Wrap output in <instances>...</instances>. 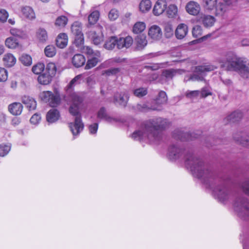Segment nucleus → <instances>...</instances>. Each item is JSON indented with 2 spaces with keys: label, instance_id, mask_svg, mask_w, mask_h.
Returning <instances> with one entry per match:
<instances>
[{
  "label": "nucleus",
  "instance_id": "f257e3e1",
  "mask_svg": "<svg viewBox=\"0 0 249 249\" xmlns=\"http://www.w3.org/2000/svg\"><path fill=\"white\" fill-rule=\"evenodd\" d=\"M171 125V122L166 118L159 117L150 119L143 122L141 130L134 132L132 138L139 141L147 138L151 142H158L162 139V132Z\"/></svg>",
  "mask_w": 249,
  "mask_h": 249
},
{
  "label": "nucleus",
  "instance_id": "f03ea898",
  "mask_svg": "<svg viewBox=\"0 0 249 249\" xmlns=\"http://www.w3.org/2000/svg\"><path fill=\"white\" fill-rule=\"evenodd\" d=\"M218 61L222 63V66H226L229 70L237 72L243 78H249V63L245 58L238 57L233 52L223 53Z\"/></svg>",
  "mask_w": 249,
  "mask_h": 249
},
{
  "label": "nucleus",
  "instance_id": "7ed1b4c3",
  "mask_svg": "<svg viewBox=\"0 0 249 249\" xmlns=\"http://www.w3.org/2000/svg\"><path fill=\"white\" fill-rule=\"evenodd\" d=\"M214 70L212 66H198L196 67L194 73L191 75L189 80L193 81L204 80V77L206 75V72L211 71Z\"/></svg>",
  "mask_w": 249,
  "mask_h": 249
},
{
  "label": "nucleus",
  "instance_id": "20e7f679",
  "mask_svg": "<svg viewBox=\"0 0 249 249\" xmlns=\"http://www.w3.org/2000/svg\"><path fill=\"white\" fill-rule=\"evenodd\" d=\"M71 33L74 36L73 43L77 47H79L84 44V37L82 32L81 23L74 22L71 26Z\"/></svg>",
  "mask_w": 249,
  "mask_h": 249
},
{
  "label": "nucleus",
  "instance_id": "39448f33",
  "mask_svg": "<svg viewBox=\"0 0 249 249\" xmlns=\"http://www.w3.org/2000/svg\"><path fill=\"white\" fill-rule=\"evenodd\" d=\"M40 99L45 102L48 103L50 107H56L60 103V96L57 94H53L52 92L50 91H44L39 94Z\"/></svg>",
  "mask_w": 249,
  "mask_h": 249
},
{
  "label": "nucleus",
  "instance_id": "423d86ee",
  "mask_svg": "<svg viewBox=\"0 0 249 249\" xmlns=\"http://www.w3.org/2000/svg\"><path fill=\"white\" fill-rule=\"evenodd\" d=\"M71 99L72 102L69 107V112L75 118L79 117L81 118V114L79 111V107L83 102V99L76 93H72L71 95Z\"/></svg>",
  "mask_w": 249,
  "mask_h": 249
},
{
  "label": "nucleus",
  "instance_id": "0eeeda50",
  "mask_svg": "<svg viewBox=\"0 0 249 249\" xmlns=\"http://www.w3.org/2000/svg\"><path fill=\"white\" fill-rule=\"evenodd\" d=\"M69 127L74 139L75 137L78 136L83 131L84 124L82 121V119L78 117L74 118L73 123H69Z\"/></svg>",
  "mask_w": 249,
  "mask_h": 249
},
{
  "label": "nucleus",
  "instance_id": "6e6552de",
  "mask_svg": "<svg viewBox=\"0 0 249 249\" xmlns=\"http://www.w3.org/2000/svg\"><path fill=\"white\" fill-rule=\"evenodd\" d=\"M133 108L136 110L142 112H147L150 111H161L162 108L160 107L156 106L153 102L151 105L147 103L138 104Z\"/></svg>",
  "mask_w": 249,
  "mask_h": 249
},
{
  "label": "nucleus",
  "instance_id": "1a4fd4ad",
  "mask_svg": "<svg viewBox=\"0 0 249 249\" xmlns=\"http://www.w3.org/2000/svg\"><path fill=\"white\" fill-rule=\"evenodd\" d=\"M129 99L128 94L124 92H117L114 94L113 96V103L117 105L124 107L127 105V102Z\"/></svg>",
  "mask_w": 249,
  "mask_h": 249
},
{
  "label": "nucleus",
  "instance_id": "9d476101",
  "mask_svg": "<svg viewBox=\"0 0 249 249\" xmlns=\"http://www.w3.org/2000/svg\"><path fill=\"white\" fill-rule=\"evenodd\" d=\"M173 137L176 139H178L182 141L191 140L193 138H197V136H195V134H190L187 132H184L181 129H177L173 132Z\"/></svg>",
  "mask_w": 249,
  "mask_h": 249
},
{
  "label": "nucleus",
  "instance_id": "9b49d317",
  "mask_svg": "<svg viewBox=\"0 0 249 249\" xmlns=\"http://www.w3.org/2000/svg\"><path fill=\"white\" fill-rule=\"evenodd\" d=\"M116 46L119 50L123 48H128L132 45L133 42V40L130 36H127L125 37H118L116 36Z\"/></svg>",
  "mask_w": 249,
  "mask_h": 249
},
{
  "label": "nucleus",
  "instance_id": "f8f14e48",
  "mask_svg": "<svg viewBox=\"0 0 249 249\" xmlns=\"http://www.w3.org/2000/svg\"><path fill=\"white\" fill-rule=\"evenodd\" d=\"M215 10V15L222 18H226L229 11V6L224 2H219L217 3Z\"/></svg>",
  "mask_w": 249,
  "mask_h": 249
},
{
  "label": "nucleus",
  "instance_id": "ddd939ff",
  "mask_svg": "<svg viewBox=\"0 0 249 249\" xmlns=\"http://www.w3.org/2000/svg\"><path fill=\"white\" fill-rule=\"evenodd\" d=\"M233 139L238 143L245 147H249V137L243 132L234 133L233 135Z\"/></svg>",
  "mask_w": 249,
  "mask_h": 249
},
{
  "label": "nucleus",
  "instance_id": "4468645a",
  "mask_svg": "<svg viewBox=\"0 0 249 249\" xmlns=\"http://www.w3.org/2000/svg\"><path fill=\"white\" fill-rule=\"evenodd\" d=\"M216 21L215 18L209 15H201L199 21L206 28H209L213 26Z\"/></svg>",
  "mask_w": 249,
  "mask_h": 249
},
{
  "label": "nucleus",
  "instance_id": "2eb2a0df",
  "mask_svg": "<svg viewBox=\"0 0 249 249\" xmlns=\"http://www.w3.org/2000/svg\"><path fill=\"white\" fill-rule=\"evenodd\" d=\"M185 9L189 14L196 16L199 14L200 6L197 2L191 1L187 4Z\"/></svg>",
  "mask_w": 249,
  "mask_h": 249
},
{
  "label": "nucleus",
  "instance_id": "dca6fc26",
  "mask_svg": "<svg viewBox=\"0 0 249 249\" xmlns=\"http://www.w3.org/2000/svg\"><path fill=\"white\" fill-rule=\"evenodd\" d=\"M97 118L100 119H104L109 123L113 122H118L120 120L117 118L109 116L107 112V109L105 107H101L97 112Z\"/></svg>",
  "mask_w": 249,
  "mask_h": 249
},
{
  "label": "nucleus",
  "instance_id": "f3484780",
  "mask_svg": "<svg viewBox=\"0 0 249 249\" xmlns=\"http://www.w3.org/2000/svg\"><path fill=\"white\" fill-rule=\"evenodd\" d=\"M167 3L165 0H158L154 6L153 13L155 16L162 14L166 10Z\"/></svg>",
  "mask_w": 249,
  "mask_h": 249
},
{
  "label": "nucleus",
  "instance_id": "a211bd4d",
  "mask_svg": "<svg viewBox=\"0 0 249 249\" xmlns=\"http://www.w3.org/2000/svg\"><path fill=\"white\" fill-rule=\"evenodd\" d=\"M21 102L24 104L29 111L34 110L36 107V102L33 97L24 95L21 97Z\"/></svg>",
  "mask_w": 249,
  "mask_h": 249
},
{
  "label": "nucleus",
  "instance_id": "6ab92c4d",
  "mask_svg": "<svg viewBox=\"0 0 249 249\" xmlns=\"http://www.w3.org/2000/svg\"><path fill=\"white\" fill-rule=\"evenodd\" d=\"M148 35L154 40H160L162 36L161 30L159 26L153 25L149 29Z\"/></svg>",
  "mask_w": 249,
  "mask_h": 249
},
{
  "label": "nucleus",
  "instance_id": "aec40b11",
  "mask_svg": "<svg viewBox=\"0 0 249 249\" xmlns=\"http://www.w3.org/2000/svg\"><path fill=\"white\" fill-rule=\"evenodd\" d=\"M135 51L142 50L147 44L146 36L143 35L138 36L135 38Z\"/></svg>",
  "mask_w": 249,
  "mask_h": 249
},
{
  "label": "nucleus",
  "instance_id": "412c9836",
  "mask_svg": "<svg viewBox=\"0 0 249 249\" xmlns=\"http://www.w3.org/2000/svg\"><path fill=\"white\" fill-rule=\"evenodd\" d=\"M59 111L55 108L50 109L47 113L46 120L49 123H54L59 120L60 117Z\"/></svg>",
  "mask_w": 249,
  "mask_h": 249
},
{
  "label": "nucleus",
  "instance_id": "4be33fe9",
  "mask_svg": "<svg viewBox=\"0 0 249 249\" xmlns=\"http://www.w3.org/2000/svg\"><path fill=\"white\" fill-rule=\"evenodd\" d=\"M188 33V26L184 23L179 24L175 31V35L178 39H183Z\"/></svg>",
  "mask_w": 249,
  "mask_h": 249
},
{
  "label": "nucleus",
  "instance_id": "5701e85b",
  "mask_svg": "<svg viewBox=\"0 0 249 249\" xmlns=\"http://www.w3.org/2000/svg\"><path fill=\"white\" fill-rule=\"evenodd\" d=\"M242 117V112L240 110H236L228 115L225 119L230 123H235L239 122Z\"/></svg>",
  "mask_w": 249,
  "mask_h": 249
},
{
  "label": "nucleus",
  "instance_id": "b1692460",
  "mask_svg": "<svg viewBox=\"0 0 249 249\" xmlns=\"http://www.w3.org/2000/svg\"><path fill=\"white\" fill-rule=\"evenodd\" d=\"M177 72V70L174 69H164L162 71L160 78L168 81L172 80Z\"/></svg>",
  "mask_w": 249,
  "mask_h": 249
},
{
  "label": "nucleus",
  "instance_id": "393cba45",
  "mask_svg": "<svg viewBox=\"0 0 249 249\" xmlns=\"http://www.w3.org/2000/svg\"><path fill=\"white\" fill-rule=\"evenodd\" d=\"M23 109V106L18 102H15L11 104L8 106V110L10 112L14 115H20Z\"/></svg>",
  "mask_w": 249,
  "mask_h": 249
},
{
  "label": "nucleus",
  "instance_id": "a878e982",
  "mask_svg": "<svg viewBox=\"0 0 249 249\" xmlns=\"http://www.w3.org/2000/svg\"><path fill=\"white\" fill-rule=\"evenodd\" d=\"M86 62L85 56L79 53L75 54L72 58V64L75 68H80L83 66Z\"/></svg>",
  "mask_w": 249,
  "mask_h": 249
},
{
  "label": "nucleus",
  "instance_id": "bb28decb",
  "mask_svg": "<svg viewBox=\"0 0 249 249\" xmlns=\"http://www.w3.org/2000/svg\"><path fill=\"white\" fill-rule=\"evenodd\" d=\"M56 45L60 48H65L68 43V36L65 33L59 34L56 38Z\"/></svg>",
  "mask_w": 249,
  "mask_h": 249
},
{
  "label": "nucleus",
  "instance_id": "cd10ccee",
  "mask_svg": "<svg viewBox=\"0 0 249 249\" xmlns=\"http://www.w3.org/2000/svg\"><path fill=\"white\" fill-rule=\"evenodd\" d=\"M167 101V96L165 92L160 91L158 94L156 99L153 101L154 104L156 106H160L161 107V105L166 103Z\"/></svg>",
  "mask_w": 249,
  "mask_h": 249
},
{
  "label": "nucleus",
  "instance_id": "c85d7f7f",
  "mask_svg": "<svg viewBox=\"0 0 249 249\" xmlns=\"http://www.w3.org/2000/svg\"><path fill=\"white\" fill-rule=\"evenodd\" d=\"M217 3V0H202V5L208 12L214 10Z\"/></svg>",
  "mask_w": 249,
  "mask_h": 249
},
{
  "label": "nucleus",
  "instance_id": "c756f323",
  "mask_svg": "<svg viewBox=\"0 0 249 249\" xmlns=\"http://www.w3.org/2000/svg\"><path fill=\"white\" fill-rule=\"evenodd\" d=\"M53 77V76L45 71L39 75L37 80L40 84L46 85L51 83Z\"/></svg>",
  "mask_w": 249,
  "mask_h": 249
},
{
  "label": "nucleus",
  "instance_id": "7c9ffc66",
  "mask_svg": "<svg viewBox=\"0 0 249 249\" xmlns=\"http://www.w3.org/2000/svg\"><path fill=\"white\" fill-rule=\"evenodd\" d=\"M4 65L7 67H12L16 62V58L12 53H7L3 58Z\"/></svg>",
  "mask_w": 249,
  "mask_h": 249
},
{
  "label": "nucleus",
  "instance_id": "2f4dec72",
  "mask_svg": "<svg viewBox=\"0 0 249 249\" xmlns=\"http://www.w3.org/2000/svg\"><path fill=\"white\" fill-rule=\"evenodd\" d=\"M82 52L88 55V57L97 56L101 55L100 52L98 51H93L92 48L89 46H84L82 49Z\"/></svg>",
  "mask_w": 249,
  "mask_h": 249
},
{
  "label": "nucleus",
  "instance_id": "473e14b6",
  "mask_svg": "<svg viewBox=\"0 0 249 249\" xmlns=\"http://www.w3.org/2000/svg\"><path fill=\"white\" fill-rule=\"evenodd\" d=\"M10 34L20 39H24L27 37L26 33L23 30L13 28L10 30Z\"/></svg>",
  "mask_w": 249,
  "mask_h": 249
},
{
  "label": "nucleus",
  "instance_id": "72a5a7b5",
  "mask_svg": "<svg viewBox=\"0 0 249 249\" xmlns=\"http://www.w3.org/2000/svg\"><path fill=\"white\" fill-rule=\"evenodd\" d=\"M5 45L8 48L14 49L18 46L19 43L18 40L14 37H9L6 39Z\"/></svg>",
  "mask_w": 249,
  "mask_h": 249
},
{
  "label": "nucleus",
  "instance_id": "f704fd0d",
  "mask_svg": "<svg viewBox=\"0 0 249 249\" xmlns=\"http://www.w3.org/2000/svg\"><path fill=\"white\" fill-rule=\"evenodd\" d=\"M116 36H111L106 41L104 45V47L107 50H112L116 47Z\"/></svg>",
  "mask_w": 249,
  "mask_h": 249
},
{
  "label": "nucleus",
  "instance_id": "c9c22d12",
  "mask_svg": "<svg viewBox=\"0 0 249 249\" xmlns=\"http://www.w3.org/2000/svg\"><path fill=\"white\" fill-rule=\"evenodd\" d=\"M98 57L97 56L91 57L90 58L89 57L85 69L89 70L96 66L99 62Z\"/></svg>",
  "mask_w": 249,
  "mask_h": 249
},
{
  "label": "nucleus",
  "instance_id": "e433bc0d",
  "mask_svg": "<svg viewBox=\"0 0 249 249\" xmlns=\"http://www.w3.org/2000/svg\"><path fill=\"white\" fill-rule=\"evenodd\" d=\"M22 13L24 17L29 19L35 18V13L32 8L29 6H25L22 8Z\"/></svg>",
  "mask_w": 249,
  "mask_h": 249
},
{
  "label": "nucleus",
  "instance_id": "4c0bfd02",
  "mask_svg": "<svg viewBox=\"0 0 249 249\" xmlns=\"http://www.w3.org/2000/svg\"><path fill=\"white\" fill-rule=\"evenodd\" d=\"M151 5L150 0H142L139 4V8L141 11L144 13L148 11L151 9Z\"/></svg>",
  "mask_w": 249,
  "mask_h": 249
},
{
  "label": "nucleus",
  "instance_id": "58836bf2",
  "mask_svg": "<svg viewBox=\"0 0 249 249\" xmlns=\"http://www.w3.org/2000/svg\"><path fill=\"white\" fill-rule=\"evenodd\" d=\"M145 29V24L143 22H137L133 27L132 31L134 34H138L142 32Z\"/></svg>",
  "mask_w": 249,
  "mask_h": 249
},
{
  "label": "nucleus",
  "instance_id": "ea45409f",
  "mask_svg": "<svg viewBox=\"0 0 249 249\" xmlns=\"http://www.w3.org/2000/svg\"><path fill=\"white\" fill-rule=\"evenodd\" d=\"M20 62L26 66L31 65L32 63V59L31 56L27 54L23 53L19 58Z\"/></svg>",
  "mask_w": 249,
  "mask_h": 249
},
{
  "label": "nucleus",
  "instance_id": "a19ab883",
  "mask_svg": "<svg viewBox=\"0 0 249 249\" xmlns=\"http://www.w3.org/2000/svg\"><path fill=\"white\" fill-rule=\"evenodd\" d=\"M177 7L174 4H171L166 8V14L169 18H174L177 14Z\"/></svg>",
  "mask_w": 249,
  "mask_h": 249
},
{
  "label": "nucleus",
  "instance_id": "79ce46f5",
  "mask_svg": "<svg viewBox=\"0 0 249 249\" xmlns=\"http://www.w3.org/2000/svg\"><path fill=\"white\" fill-rule=\"evenodd\" d=\"M164 36L166 38H170L173 36L174 29L171 24L166 23L164 25Z\"/></svg>",
  "mask_w": 249,
  "mask_h": 249
},
{
  "label": "nucleus",
  "instance_id": "37998d69",
  "mask_svg": "<svg viewBox=\"0 0 249 249\" xmlns=\"http://www.w3.org/2000/svg\"><path fill=\"white\" fill-rule=\"evenodd\" d=\"M56 53V48L53 45L47 46L44 49V53L46 56L52 57L54 56Z\"/></svg>",
  "mask_w": 249,
  "mask_h": 249
},
{
  "label": "nucleus",
  "instance_id": "c03bdc74",
  "mask_svg": "<svg viewBox=\"0 0 249 249\" xmlns=\"http://www.w3.org/2000/svg\"><path fill=\"white\" fill-rule=\"evenodd\" d=\"M38 39L41 42H45L48 39V35L46 31L43 28H39L36 32Z\"/></svg>",
  "mask_w": 249,
  "mask_h": 249
},
{
  "label": "nucleus",
  "instance_id": "a18cd8bd",
  "mask_svg": "<svg viewBox=\"0 0 249 249\" xmlns=\"http://www.w3.org/2000/svg\"><path fill=\"white\" fill-rule=\"evenodd\" d=\"M147 93L148 91L147 88L143 87L136 89L133 91V94L138 98H142L145 96Z\"/></svg>",
  "mask_w": 249,
  "mask_h": 249
},
{
  "label": "nucleus",
  "instance_id": "49530a36",
  "mask_svg": "<svg viewBox=\"0 0 249 249\" xmlns=\"http://www.w3.org/2000/svg\"><path fill=\"white\" fill-rule=\"evenodd\" d=\"M222 141L220 139H215L212 136L207 137L205 140V143L207 147L212 146L213 145L220 144Z\"/></svg>",
  "mask_w": 249,
  "mask_h": 249
},
{
  "label": "nucleus",
  "instance_id": "de8ad7c7",
  "mask_svg": "<svg viewBox=\"0 0 249 249\" xmlns=\"http://www.w3.org/2000/svg\"><path fill=\"white\" fill-rule=\"evenodd\" d=\"M45 72L53 77L56 72V67L55 64L52 62L48 63L46 66Z\"/></svg>",
  "mask_w": 249,
  "mask_h": 249
},
{
  "label": "nucleus",
  "instance_id": "09e8293b",
  "mask_svg": "<svg viewBox=\"0 0 249 249\" xmlns=\"http://www.w3.org/2000/svg\"><path fill=\"white\" fill-rule=\"evenodd\" d=\"M240 186L243 191L249 196V177L245 178L243 181L241 182Z\"/></svg>",
  "mask_w": 249,
  "mask_h": 249
},
{
  "label": "nucleus",
  "instance_id": "8fccbe9b",
  "mask_svg": "<svg viewBox=\"0 0 249 249\" xmlns=\"http://www.w3.org/2000/svg\"><path fill=\"white\" fill-rule=\"evenodd\" d=\"M99 12L98 11L92 12L89 16L88 20L90 24H94L99 17Z\"/></svg>",
  "mask_w": 249,
  "mask_h": 249
},
{
  "label": "nucleus",
  "instance_id": "3c124183",
  "mask_svg": "<svg viewBox=\"0 0 249 249\" xmlns=\"http://www.w3.org/2000/svg\"><path fill=\"white\" fill-rule=\"evenodd\" d=\"M45 65L43 63H38L32 68V71L36 74H40L44 70Z\"/></svg>",
  "mask_w": 249,
  "mask_h": 249
},
{
  "label": "nucleus",
  "instance_id": "603ef678",
  "mask_svg": "<svg viewBox=\"0 0 249 249\" xmlns=\"http://www.w3.org/2000/svg\"><path fill=\"white\" fill-rule=\"evenodd\" d=\"M67 18L64 16H61L56 19L55 25L59 27H64L67 24Z\"/></svg>",
  "mask_w": 249,
  "mask_h": 249
},
{
  "label": "nucleus",
  "instance_id": "864d4df0",
  "mask_svg": "<svg viewBox=\"0 0 249 249\" xmlns=\"http://www.w3.org/2000/svg\"><path fill=\"white\" fill-rule=\"evenodd\" d=\"M121 71L120 68H111L106 70L104 73L107 76L117 75Z\"/></svg>",
  "mask_w": 249,
  "mask_h": 249
},
{
  "label": "nucleus",
  "instance_id": "5fc2aeb1",
  "mask_svg": "<svg viewBox=\"0 0 249 249\" xmlns=\"http://www.w3.org/2000/svg\"><path fill=\"white\" fill-rule=\"evenodd\" d=\"M11 149V146L9 145L0 144V156L4 157L6 155Z\"/></svg>",
  "mask_w": 249,
  "mask_h": 249
},
{
  "label": "nucleus",
  "instance_id": "6e6d98bb",
  "mask_svg": "<svg viewBox=\"0 0 249 249\" xmlns=\"http://www.w3.org/2000/svg\"><path fill=\"white\" fill-rule=\"evenodd\" d=\"M192 34L194 37L197 38L202 34L201 27L199 25L195 26L193 27Z\"/></svg>",
  "mask_w": 249,
  "mask_h": 249
},
{
  "label": "nucleus",
  "instance_id": "4d7b16f0",
  "mask_svg": "<svg viewBox=\"0 0 249 249\" xmlns=\"http://www.w3.org/2000/svg\"><path fill=\"white\" fill-rule=\"evenodd\" d=\"M108 18L111 20H115L119 16V12L115 9H111L108 13Z\"/></svg>",
  "mask_w": 249,
  "mask_h": 249
},
{
  "label": "nucleus",
  "instance_id": "13d9d810",
  "mask_svg": "<svg viewBox=\"0 0 249 249\" xmlns=\"http://www.w3.org/2000/svg\"><path fill=\"white\" fill-rule=\"evenodd\" d=\"M163 65V63L153 64L150 65H146L144 67V68L152 71H156L160 68Z\"/></svg>",
  "mask_w": 249,
  "mask_h": 249
},
{
  "label": "nucleus",
  "instance_id": "bf43d9fd",
  "mask_svg": "<svg viewBox=\"0 0 249 249\" xmlns=\"http://www.w3.org/2000/svg\"><path fill=\"white\" fill-rule=\"evenodd\" d=\"M98 128V124L97 123H93L89 126V131L90 134L95 135L96 134Z\"/></svg>",
  "mask_w": 249,
  "mask_h": 249
},
{
  "label": "nucleus",
  "instance_id": "052dcab7",
  "mask_svg": "<svg viewBox=\"0 0 249 249\" xmlns=\"http://www.w3.org/2000/svg\"><path fill=\"white\" fill-rule=\"evenodd\" d=\"M199 94L200 91L199 90L188 91L186 92V96L188 98H194L197 97Z\"/></svg>",
  "mask_w": 249,
  "mask_h": 249
},
{
  "label": "nucleus",
  "instance_id": "680f3d73",
  "mask_svg": "<svg viewBox=\"0 0 249 249\" xmlns=\"http://www.w3.org/2000/svg\"><path fill=\"white\" fill-rule=\"evenodd\" d=\"M7 79V72L4 68H0V82L5 81Z\"/></svg>",
  "mask_w": 249,
  "mask_h": 249
},
{
  "label": "nucleus",
  "instance_id": "e2e57ef3",
  "mask_svg": "<svg viewBox=\"0 0 249 249\" xmlns=\"http://www.w3.org/2000/svg\"><path fill=\"white\" fill-rule=\"evenodd\" d=\"M40 120V116L39 114L36 113L32 116L30 120V121L31 124H36L39 123Z\"/></svg>",
  "mask_w": 249,
  "mask_h": 249
},
{
  "label": "nucleus",
  "instance_id": "0e129e2a",
  "mask_svg": "<svg viewBox=\"0 0 249 249\" xmlns=\"http://www.w3.org/2000/svg\"><path fill=\"white\" fill-rule=\"evenodd\" d=\"M8 17V14L4 9L0 10V21H6Z\"/></svg>",
  "mask_w": 249,
  "mask_h": 249
},
{
  "label": "nucleus",
  "instance_id": "69168bd1",
  "mask_svg": "<svg viewBox=\"0 0 249 249\" xmlns=\"http://www.w3.org/2000/svg\"><path fill=\"white\" fill-rule=\"evenodd\" d=\"M102 40L103 39L101 37L97 36L95 32L93 33L92 42L94 44L98 45L102 41Z\"/></svg>",
  "mask_w": 249,
  "mask_h": 249
},
{
  "label": "nucleus",
  "instance_id": "338daca9",
  "mask_svg": "<svg viewBox=\"0 0 249 249\" xmlns=\"http://www.w3.org/2000/svg\"><path fill=\"white\" fill-rule=\"evenodd\" d=\"M211 94V92L207 88H203L200 91V97L202 98H205Z\"/></svg>",
  "mask_w": 249,
  "mask_h": 249
},
{
  "label": "nucleus",
  "instance_id": "774afa93",
  "mask_svg": "<svg viewBox=\"0 0 249 249\" xmlns=\"http://www.w3.org/2000/svg\"><path fill=\"white\" fill-rule=\"evenodd\" d=\"M112 61L117 63H125L127 62V59L120 57H115L112 58Z\"/></svg>",
  "mask_w": 249,
  "mask_h": 249
}]
</instances>
